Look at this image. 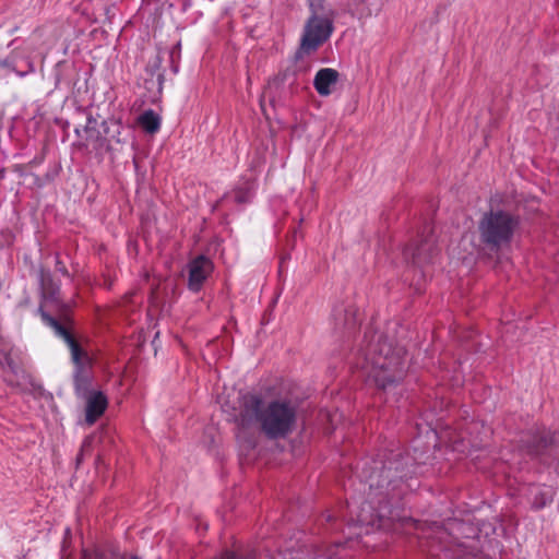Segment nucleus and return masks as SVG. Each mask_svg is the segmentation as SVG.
<instances>
[{
  "instance_id": "1",
  "label": "nucleus",
  "mask_w": 559,
  "mask_h": 559,
  "mask_svg": "<svg viewBox=\"0 0 559 559\" xmlns=\"http://www.w3.org/2000/svg\"><path fill=\"white\" fill-rule=\"evenodd\" d=\"M242 428L259 423L261 430L270 438L288 435L296 420L294 406L286 401H273L262 407V401L254 394H245L240 400V413L236 418Z\"/></svg>"
},
{
  "instance_id": "14",
  "label": "nucleus",
  "mask_w": 559,
  "mask_h": 559,
  "mask_svg": "<svg viewBox=\"0 0 559 559\" xmlns=\"http://www.w3.org/2000/svg\"><path fill=\"white\" fill-rule=\"evenodd\" d=\"M91 447H92V438L87 437L82 443L80 453L78 454V457H76V464H80L82 462L84 455L91 451Z\"/></svg>"
},
{
  "instance_id": "8",
  "label": "nucleus",
  "mask_w": 559,
  "mask_h": 559,
  "mask_svg": "<svg viewBox=\"0 0 559 559\" xmlns=\"http://www.w3.org/2000/svg\"><path fill=\"white\" fill-rule=\"evenodd\" d=\"M338 72L334 69L323 68L319 70L313 80V85L318 94L321 96L331 95L333 87L338 81Z\"/></svg>"
},
{
  "instance_id": "7",
  "label": "nucleus",
  "mask_w": 559,
  "mask_h": 559,
  "mask_svg": "<svg viewBox=\"0 0 559 559\" xmlns=\"http://www.w3.org/2000/svg\"><path fill=\"white\" fill-rule=\"evenodd\" d=\"M212 270L213 264L207 258L200 255L192 260L189 264V288L199 290Z\"/></svg>"
},
{
  "instance_id": "9",
  "label": "nucleus",
  "mask_w": 559,
  "mask_h": 559,
  "mask_svg": "<svg viewBox=\"0 0 559 559\" xmlns=\"http://www.w3.org/2000/svg\"><path fill=\"white\" fill-rule=\"evenodd\" d=\"M107 407V400L100 392H92L86 402V421L92 425L103 415Z\"/></svg>"
},
{
  "instance_id": "15",
  "label": "nucleus",
  "mask_w": 559,
  "mask_h": 559,
  "mask_svg": "<svg viewBox=\"0 0 559 559\" xmlns=\"http://www.w3.org/2000/svg\"><path fill=\"white\" fill-rule=\"evenodd\" d=\"M427 250V245H423L419 247L415 252L412 253L414 263L420 264L425 261V258L423 257L424 253Z\"/></svg>"
},
{
  "instance_id": "11",
  "label": "nucleus",
  "mask_w": 559,
  "mask_h": 559,
  "mask_svg": "<svg viewBox=\"0 0 559 559\" xmlns=\"http://www.w3.org/2000/svg\"><path fill=\"white\" fill-rule=\"evenodd\" d=\"M139 121L142 128L150 133L156 132L160 126L158 116L152 110L145 111Z\"/></svg>"
},
{
  "instance_id": "2",
  "label": "nucleus",
  "mask_w": 559,
  "mask_h": 559,
  "mask_svg": "<svg viewBox=\"0 0 559 559\" xmlns=\"http://www.w3.org/2000/svg\"><path fill=\"white\" fill-rule=\"evenodd\" d=\"M386 468L372 472L368 478L369 492L367 500L364 501L355 520H352L349 527L359 526L364 533L368 534L373 527L386 528L388 520H401V518L388 507L385 502L388 493L380 490L384 484L389 486Z\"/></svg>"
},
{
  "instance_id": "16",
  "label": "nucleus",
  "mask_w": 559,
  "mask_h": 559,
  "mask_svg": "<svg viewBox=\"0 0 559 559\" xmlns=\"http://www.w3.org/2000/svg\"><path fill=\"white\" fill-rule=\"evenodd\" d=\"M131 304H138V300H136V294L135 293H130L128 294L126 297H124V300H123V304H122V307L128 310V305Z\"/></svg>"
},
{
  "instance_id": "5",
  "label": "nucleus",
  "mask_w": 559,
  "mask_h": 559,
  "mask_svg": "<svg viewBox=\"0 0 559 559\" xmlns=\"http://www.w3.org/2000/svg\"><path fill=\"white\" fill-rule=\"evenodd\" d=\"M518 226V221L506 212H490L479 223L481 239L495 247L508 243Z\"/></svg>"
},
{
  "instance_id": "18",
  "label": "nucleus",
  "mask_w": 559,
  "mask_h": 559,
  "mask_svg": "<svg viewBox=\"0 0 559 559\" xmlns=\"http://www.w3.org/2000/svg\"><path fill=\"white\" fill-rule=\"evenodd\" d=\"M58 269H59L61 272L66 273V269H64V266H63V265H62V266H59Z\"/></svg>"
},
{
  "instance_id": "4",
  "label": "nucleus",
  "mask_w": 559,
  "mask_h": 559,
  "mask_svg": "<svg viewBox=\"0 0 559 559\" xmlns=\"http://www.w3.org/2000/svg\"><path fill=\"white\" fill-rule=\"evenodd\" d=\"M369 355L368 358L364 356L360 368L379 388L386 389L403 378L404 364L400 354L391 350L388 344H383L378 354L372 350Z\"/></svg>"
},
{
  "instance_id": "3",
  "label": "nucleus",
  "mask_w": 559,
  "mask_h": 559,
  "mask_svg": "<svg viewBox=\"0 0 559 559\" xmlns=\"http://www.w3.org/2000/svg\"><path fill=\"white\" fill-rule=\"evenodd\" d=\"M309 16L304 25L296 60L311 55L334 31L336 12L326 0H308Z\"/></svg>"
},
{
  "instance_id": "6",
  "label": "nucleus",
  "mask_w": 559,
  "mask_h": 559,
  "mask_svg": "<svg viewBox=\"0 0 559 559\" xmlns=\"http://www.w3.org/2000/svg\"><path fill=\"white\" fill-rule=\"evenodd\" d=\"M43 318L47 324H49L55 330L56 334L61 337L68 345L71 353V359L76 367V379L80 377L84 378V372L91 365V358L88 357L87 353L80 346V344L66 326L46 314H44Z\"/></svg>"
},
{
  "instance_id": "17",
  "label": "nucleus",
  "mask_w": 559,
  "mask_h": 559,
  "mask_svg": "<svg viewBox=\"0 0 559 559\" xmlns=\"http://www.w3.org/2000/svg\"><path fill=\"white\" fill-rule=\"evenodd\" d=\"M236 200H237L238 202H246V201L248 200V198H247V197H245V195H242V194H238V193H237V194H236Z\"/></svg>"
},
{
  "instance_id": "12",
  "label": "nucleus",
  "mask_w": 559,
  "mask_h": 559,
  "mask_svg": "<svg viewBox=\"0 0 559 559\" xmlns=\"http://www.w3.org/2000/svg\"><path fill=\"white\" fill-rule=\"evenodd\" d=\"M459 248H462L463 252L459 251L456 253L457 259L466 260L468 255L474 254L475 247L472 242V236L471 235H464L461 239V242L459 245Z\"/></svg>"
},
{
  "instance_id": "13",
  "label": "nucleus",
  "mask_w": 559,
  "mask_h": 559,
  "mask_svg": "<svg viewBox=\"0 0 559 559\" xmlns=\"http://www.w3.org/2000/svg\"><path fill=\"white\" fill-rule=\"evenodd\" d=\"M539 496H540V499L536 498L534 500V506L536 508H543L544 506H546L548 502H550L552 500V491L550 489L540 491Z\"/></svg>"
},
{
  "instance_id": "10",
  "label": "nucleus",
  "mask_w": 559,
  "mask_h": 559,
  "mask_svg": "<svg viewBox=\"0 0 559 559\" xmlns=\"http://www.w3.org/2000/svg\"><path fill=\"white\" fill-rule=\"evenodd\" d=\"M334 554L330 552L329 556H325L319 550L310 551V550H297L294 554H290V559H333ZM271 559H286L282 554L271 555Z\"/></svg>"
}]
</instances>
